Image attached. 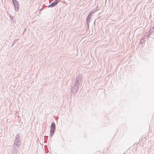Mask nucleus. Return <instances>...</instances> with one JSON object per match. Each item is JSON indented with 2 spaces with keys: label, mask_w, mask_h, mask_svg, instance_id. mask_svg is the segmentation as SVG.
<instances>
[{
  "label": "nucleus",
  "mask_w": 154,
  "mask_h": 154,
  "mask_svg": "<svg viewBox=\"0 0 154 154\" xmlns=\"http://www.w3.org/2000/svg\"><path fill=\"white\" fill-rule=\"evenodd\" d=\"M92 16V13L91 12L89 13L86 19V22L87 24H88V26L89 25V22L90 21V19H91V17Z\"/></svg>",
  "instance_id": "obj_5"
},
{
  "label": "nucleus",
  "mask_w": 154,
  "mask_h": 154,
  "mask_svg": "<svg viewBox=\"0 0 154 154\" xmlns=\"http://www.w3.org/2000/svg\"><path fill=\"white\" fill-rule=\"evenodd\" d=\"M17 146H16V145H14H14L13 146V149L14 150V149H15L16 148H17Z\"/></svg>",
  "instance_id": "obj_10"
},
{
  "label": "nucleus",
  "mask_w": 154,
  "mask_h": 154,
  "mask_svg": "<svg viewBox=\"0 0 154 154\" xmlns=\"http://www.w3.org/2000/svg\"><path fill=\"white\" fill-rule=\"evenodd\" d=\"M20 136L19 134H17L15 138L14 144L19 146L20 144Z\"/></svg>",
  "instance_id": "obj_2"
},
{
  "label": "nucleus",
  "mask_w": 154,
  "mask_h": 154,
  "mask_svg": "<svg viewBox=\"0 0 154 154\" xmlns=\"http://www.w3.org/2000/svg\"><path fill=\"white\" fill-rule=\"evenodd\" d=\"M81 75H79L78 77L76 76L75 82L71 87L70 91L71 93L74 94V95L79 90V87L81 81Z\"/></svg>",
  "instance_id": "obj_1"
},
{
  "label": "nucleus",
  "mask_w": 154,
  "mask_h": 154,
  "mask_svg": "<svg viewBox=\"0 0 154 154\" xmlns=\"http://www.w3.org/2000/svg\"><path fill=\"white\" fill-rule=\"evenodd\" d=\"M26 28H25L24 29V31H23V33H24V32H25L26 31Z\"/></svg>",
  "instance_id": "obj_13"
},
{
  "label": "nucleus",
  "mask_w": 154,
  "mask_h": 154,
  "mask_svg": "<svg viewBox=\"0 0 154 154\" xmlns=\"http://www.w3.org/2000/svg\"><path fill=\"white\" fill-rule=\"evenodd\" d=\"M55 130V124L53 122L52 123L51 126L50 137H52L53 135Z\"/></svg>",
  "instance_id": "obj_3"
},
{
  "label": "nucleus",
  "mask_w": 154,
  "mask_h": 154,
  "mask_svg": "<svg viewBox=\"0 0 154 154\" xmlns=\"http://www.w3.org/2000/svg\"><path fill=\"white\" fill-rule=\"evenodd\" d=\"M17 149H14V150L13 149V153L14 154H16L17 153Z\"/></svg>",
  "instance_id": "obj_7"
},
{
  "label": "nucleus",
  "mask_w": 154,
  "mask_h": 154,
  "mask_svg": "<svg viewBox=\"0 0 154 154\" xmlns=\"http://www.w3.org/2000/svg\"><path fill=\"white\" fill-rule=\"evenodd\" d=\"M145 38L143 37L141 39L140 41V43H141V42H142V41H145Z\"/></svg>",
  "instance_id": "obj_9"
},
{
  "label": "nucleus",
  "mask_w": 154,
  "mask_h": 154,
  "mask_svg": "<svg viewBox=\"0 0 154 154\" xmlns=\"http://www.w3.org/2000/svg\"><path fill=\"white\" fill-rule=\"evenodd\" d=\"M153 28H154V26H153Z\"/></svg>",
  "instance_id": "obj_16"
},
{
  "label": "nucleus",
  "mask_w": 154,
  "mask_h": 154,
  "mask_svg": "<svg viewBox=\"0 0 154 154\" xmlns=\"http://www.w3.org/2000/svg\"><path fill=\"white\" fill-rule=\"evenodd\" d=\"M10 18L11 20H12L14 21V19H13V17L11 15L10 16Z\"/></svg>",
  "instance_id": "obj_11"
},
{
  "label": "nucleus",
  "mask_w": 154,
  "mask_h": 154,
  "mask_svg": "<svg viewBox=\"0 0 154 154\" xmlns=\"http://www.w3.org/2000/svg\"><path fill=\"white\" fill-rule=\"evenodd\" d=\"M56 5H57L55 3V2H53L51 4H50L48 5V8L53 7H54Z\"/></svg>",
  "instance_id": "obj_6"
},
{
  "label": "nucleus",
  "mask_w": 154,
  "mask_h": 154,
  "mask_svg": "<svg viewBox=\"0 0 154 154\" xmlns=\"http://www.w3.org/2000/svg\"><path fill=\"white\" fill-rule=\"evenodd\" d=\"M60 0H55L54 2L57 5L58 2H59Z\"/></svg>",
  "instance_id": "obj_8"
},
{
  "label": "nucleus",
  "mask_w": 154,
  "mask_h": 154,
  "mask_svg": "<svg viewBox=\"0 0 154 154\" xmlns=\"http://www.w3.org/2000/svg\"><path fill=\"white\" fill-rule=\"evenodd\" d=\"M12 2L14 5L15 9L16 11L19 10V3L17 0H12Z\"/></svg>",
  "instance_id": "obj_4"
},
{
  "label": "nucleus",
  "mask_w": 154,
  "mask_h": 154,
  "mask_svg": "<svg viewBox=\"0 0 154 154\" xmlns=\"http://www.w3.org/2000/svg\"><path fill=\"white\" fill-rule=\"evenodd\" d=\"M16 42V41L15 40H14V41L13 42V45H12V46H13V45H14V44H15V43Z\"/></svg>",
  "instance_id": "obj_12"
},
{
  "label": "nucleus",
  "mask_w": 154,
  "mask_h": 154,
  "mask_svg": "<svg viewBox=\"0 0 154 154\" xmlns=\"http://www.w3.org/2000/svg\"><path fill=\"white\" fill-rule=\"evenodd\" d=\"M42 8H41V9H40V10H42Z\"/></svg>",
  "instance_id": "obj_15"
},
{
  "label": "nucleus",
  "mask_w": 154,
  "mask_h": 154,
  "mask_svg": "<svg viewBox=\"0 0 154 154\" xmlns=\"http://www.w3.org/2000/svg\"><path fill=\"white\" fill-rule=\"evenodd\" d=\"M143 41H142V42H141V43H140V44L142 42H143Z\"/></svg>",
  "instance_id": "obj_14"
}]
</instances>
